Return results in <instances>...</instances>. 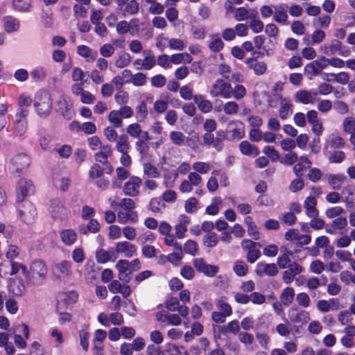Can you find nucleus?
Returning a JSON list of instances; mask_svg holds the SVG:
<instances>
[{
  "mask_svg": "<svg viewBox=\"0 0 355 355\" xmlns=\"http://www.w3.org/2000/svg\"><path fill=\"white\" fill-rule=\"evenodd\" d=\"M33 107L39 117L46 119L49 116L53 107V101L47 91H38L33 98Z\"/></svg>",
  "mask_w": 355,
  "mask_h": 355,
  "instance_id": "nucleus-1",
  "label": "nucleus"
},
{
  "mask_svg": "<svg viewBox=\"0 0 355 355\" xmlns=\"http://www.w3.org/2000/svg\"><path fill=\"white\" fill-rule=\"evenodd\" d=\"M47 267L42 259H35L31 262V284L41 285L44 283L47 275Z\"/></svg>",
  "mask_w": 355,
  "mask_h": 355,
  "instance_id": "nucleus-2",
  "label": "nucleus"
},
{
  "mask_svg": "<svg viewBox=\"0 0 355 355\" xmlns=\"http://www.w3.org/2000/svg\"><path fill=\"white\" fill-rule=\"evenodd\" d=\"M18 205V214L20 218L26 224L34 223L37 216L35 206L29 200L19 202Z\"/></svg>",
  "mask_w": 355,
  "mask_h": 355,
  "instance_id": "nucleus-3",
  "label": "nucleus"
},
{
  "mask_svg": "<svg viewBox=\"0 0 355 355\" xmlns=\"http://www.w3.org/2000/svg\"><path fill=\"white\" fill-rule=\"evenodd\" d=\"M212 97H223L230 98L232 97V87L230 83L225 82L223 79H217L211 87L209 92Z\"/></svg>",
  "mask_w": 355,
  "mask_h": 355,
  "instance_id": "nucleus-4",
  "label": "nucleus"
},
{
  "mask_svg": "<svg viewBox=\"0 0 355 355\" xmlns=\"http://www.w3.org/2000/svg\"><path fill=\"white\" fill-rule=\"evenodd\" d=\"M31 163V159L25 153L17 154L12 159L11 164L12 172L16 173L19 177L21 173H24L28 168Z\"/></svg>",
  "mask_w": 355,
  "mask_h": 355,
  "instance_id": "nucleus-5",
  "label": "nucleus"
},
{
  "mask_svg": "<svg viewBox=\"0 0 355 355\" xmlns=\"http://www.w3.org/2000/svg\"><path fill=\"white\" fill-rule=\"evenodd\" d=\"M17 192V202L19 203V202L26 201L24 200L26 196H30L35 192V187L31 180L20 179L18 182Z\"/></svg>",
  "mask_w": 355,
  "mask_h": 355,
  "instance_id": "nucleus-6",
  "label": "nucleus"
},
{
  "mask_svg": "<svg viewBox=\"0 0 355 355\" xmlns=\"http://www.w3.org/2000/svg\"><path fill=\"white\" fill-rule=\"evenodd\" d=\"M193 265L198 272L208 277H214L219 271L217 266L209 265L202 258L194 259Z\"/></svg>",
  "mask_w": 355,
  "mask_h": 355,
  "instance_id": "nucleus-7",
  "label": "nucleus"
},
{
  "mask_svg": "<svg viewBox=\"0 0 355 355\" xmlns=\"http://www.w3.org/2000/svg\"><path fill=\"white\" fill-rule=\"evenodd\" d=\"M8 288L9 293L15 297H21L26 295V284L21 277H13L8 282Z\"/></svg>",
  "mask_w": 355,
  "mask_h": 355,
  "instance_id": "nucleus-8",
  "label": "nucleus"
},
{
  "mask_svg": "<svg viewBox=\"0 0 355 355\" xmlns=\"http://www.w3.org/2000/svg\"><path fill=\"white\" fill-rule=\"evenodd\" d=\"M118 270L119 279L123 283H129L131 280V275L132 273L130 268V261L128 260H119L116 264Z\"/></svg>",
  "mask_w": 355,
  "mask_h": 355,
  "instance_id": "nucleus-9",
  "label": "nucleus"
},
{
  "mask_svg": "<svg viewBox=\"0 0 355 355\" xmlns=\"http://www.w3.org/2000/svg\"><path fill=\"white\" fill-rule=\"evenodd\" d=\"M142 184V180L138 177H131L125 182L123 193L130 196H136L139 193V189Z\"/></svg>",
  "mask_w": 355,
  "mask_h": 355,
  "instance_id": "nucleus-10",
  "label": "nucleus"
},
{
  "mask_svg": "<svg viewBox=\"0 0 355 355\" xmlns=\"http://www.w3.org/2000/svg\"><path fill=\"white\" fill-rule=\"evenodd\" d=\"M245 62L248 68L252 70L256 76L264 75L267 70V64L263 61H258L255 57L246 58Z\"/></svg>",
  "mask_w": 355,
  "mask_h": 355,
  "instance_id": "nucleus-11",
  "label": "nucleus"
},
{
  "mask_svg": "<svg viewBox=\"0 0 355 355\" xmlns=\"http://www.w3.org/2000/svg\"><path fill=\"white\" fill-rule=\"evenodd\" d=\"M255 273L259 277L264 275L275 276L278 273V268L275 263H266L264 262H258L255 269Z\"/></svg>",
  "mask_w": 355,
  "mask_h": 355,
  "instance_id": "nucleus-12",
  "label": "nucleus"
},
{
  "mask_svg": "<svg viewBox=\"0 0 355 355\" xmlns=\"http://www.w3.org/2000/svg\"><path fill=\"white\" fill-rule=\"evenodd\" d=\"M57 112L62 114L64 118L67 119H71L74 114L72 105L69 104V100L64 96H61L58 100Z\"/></svg>",
  "mask_w": 355,
  "mask_h": 355,
  "instance_id": "nucleus-13",
  "label": "nucleus"
},
{
  "mask_svg": "<svg viewBox=\"0 0 355 355\" xmlns=\"http://www.w3.org/2000/svg\"><path fill=\"white\" fill-rule=\"evenodd\" d=\"M150 139L148 132H143L141 137H139L135 142V149L141 157L146 156L149 146L148 141Z\"/></svg>",
  "mask_w": 355,
  "mask_h": 355,
  "instance_id": "nucleus-14",
  "label": "nucleus"
},
{
  "mask_svg": "<svg viewBox=\"0 0 355 355\" xmlns=\"http://www.w3.org/2000/svg\"><path fill=\"white\" fill-rule=\"evenodd\" d=\"M116 253H123L125 257H131L136 253L137 248L129 241H119L116 245Z\"/></svg>",
  "mask_w": 355,
  "mask_h": 355,
  "instance_id": "nucleus-15",
  "label": "nucleus"
},
{
  "mask_svg": "<svg viewBox=\"0 0 355 355\" xmlns=\"http://www.w3.org/2000/svg\"><path fill=\"white\" fill-rule=\"evenodd\" d=\"M288 6L286 3H280L278 6L275 7V11L273 15V19L277 23L288 24V15L287 14L286 8Z\"/></svg>",
  "mask_w": 355,
  "mask_h": 355,
  "instance_id": "nucleus-16",
  "label": "nucleus"
},
{
  "mask_svg": "<svg viewBox=\"0 0 355 355\" xmlns=\"http://www.w3.org/2000/svg\"><path fill=\"white\" fill-rule=\"evenodd\" d=\"M3 28L6 32L12 33L19 28L20 22L17 18L12 15H6L3 17Z\"/></svg>",
  "mask_w": 355,
  "mask_h": 355,
  "instance_id": "nucleus-17",
  "label": "nucleus"
},
{
  "mask_svg": "<svg viewBox=\"0 0 355 355\" xmlns=\"http://www.w3.org/2000/svg\"><path fill=\"white\" fill-rule=\"evenodd\" d=\"M317 200L314 196H309L304 202V207L306 209V214L309 217H316L319 214L316 208Z\"/></svg>",
  "mask_w": 355,
  "mask_h": 355,
  "instance_id": "nucleus-18",
  "label": "nucleus"
},
{
  "mask_svg": "<svg viewBox=\"0 0 355 355\" xmlns=\"http://www.w3.org/2000/svg\"><path fill=\"white\" fill-rule=\"evenodd\" d=\"M240 151L246 156L256 157L259 155V150L257 146L252 145L248 140H243L239 145Z\"/></svg>",
  "mask_w": 355,
  "mask_h": 355,
  "instance_id": "nucleus-19",
  "label": "nucleus"
},
{
  "mask_svg": "<svg viewBox=\"0 0 355 355\" xmlns=\"http://www.w3.org/2000/svg\"><path fill=\"white\" fill-rule=\"evenodd\" d=\"M235 123L234 121L229 123L227 125V134L230 133V136H227V139H241L245 137V131L243 127L234 126Z\"/></svg>",
  "mask_w": 355,
  "mask_h": 355,
  "instance_id": "nucleus-20",
  "label": "nucleus"
},
{
  "mask_svg": "<svg viewBox=\"0 0 355 355\" xmlns=\"http://www.w3.org/2000/svg\"><path fill=\"white\" fill-rule=\"evenodd\" d=\"M240 331L239 322L236 320H232L218 327V331L220 334L226 335L228 332L233 334H237Z\"/></svg>",
  "mask_w": 355,
  "mask_h": 355,
  "instance_id": "nucleus-21",
  "label": "nucleus"
},
{
  "mask_svg": "<svg viewBox=\"0 0 355 355\" xmlns=\"http://www.w3.org/2000/svg\"><path fill=\"white\" fill-rule=\"evenodd\" d=\"M193 100L201 112L206 113L212 110V103L209 100L204 99L203 95H196L193 97Z\"/></svg>",
  "mask_w": 355,
  "mask_h": 355,
  "instance_id": "nucleus-22",
  "label": "nucleus"
},
{
  "mask_svg": "<svg viewBox=\"0 0 355 355\" xmlns=\"http://www.w3.org/2000/svg\"><path fill=\"white\" fill-rule=\"evenodd\" d=\"M131 146L129 142V137L126 134H121L116 139V150L122 153L130 152Z\"/></svg>",
  "mask_w": 355,
  "mask_h": 355,
  "instance_id": "nucleus-23",
  "label": "nucleus"
},
{
  "mask_svg": "<svg viewBox=\"0 0 355 355\" xmlns=\"http://www.w3.org/2000/svg\"><path fill=\"white\" fill-rule=\"evenodd\" d=\"M279 298L283 305L289 306L294 301L295 289L292 287L284 288Z\"/></svg>",
  "mask_w": 355,
  "mask_h": 355,
  "instance_id": "nucleus-24",
  "label": "nucleus"
},
{
  "mask_svg": "<svg viewBox=\"0 0 355 355\" xmlns=\"http://www.w3.org/2000/svg\"><path fill=\"white\" fill-rule=\"evenodd\" d=\"M61 240L66 245H71L77 239V234L73 229H64L60 232Z\"/></svg>",
  "mask_w": 355,
  "mask_h": 355,
  "instance_id": "nucleus-25",
  "label": "nucleus"
},
{
  "mask_svg": "<svg viewBox=\"0 0 355 355\" xmlns=\"http://www.w3.org/2000/svg\"><path fill=\"white\" fill-rule=\"evenodd\" d=\"M346 179L344 174H330L328 178L329 184L331 186L333 189L339 191L342 187V184Z\"/></svg>",
  "mask_w": 355,
  "mask_h": 355,
  "instance_id": "nucleus-26",
  "label": "nucleus"
},
{
  "mask_svg": "<svg viewBox=\"0 0 355 355\" xmlns=\"http://www.w3.org/2000/svg\"><path fill=\"white\" fill-rule=\"evenodd\" d=\"M293 105L289 102V99L282 98L280 103V109L279 111V117L286 119L293 112Z\"/></svg>",
  "mask_w": 355,
  "mask_h": 355,
  "instance_id": "nucleus-27",
  "label": "nucleus"
},
{
  "mask_svg": "<svg viewBox=\"0 0 355 355\" xmlns=\"http://www.w3.org/2000/svg\"><path fill=\"white\" fill-rule=\"evenodd\" d=\"M295 102L300 103L304 105L313 104V101L310 98V93L309 90L300 89L295 94Z\"/></svg>",
  "mask_w": 355,
  "mask_h": 355,
  "instance_id": "nucleus-28",
  "label": "nucleus"
},
{
  "mask_svg": "<svg viewBox=\"0 0 355 355\" xmlns=\"http://www.w3.org/2000/svg\"><path fill=\"white\" fill-rule=\"evenodd\" d=\"M310 319L309 313L306 310H301L295 313V315L290 316V320L297 324H306Z\"/></svg>",
  "mask_w": 355,
  "mask_h": 355,
  "instance_id": "nucleus-29",
  "label": "nucleus"
},
{
  "mask_svg": "<svg viewBox=\"0 0 355 355\" xmlns=\"http://www.w3.org/2000/svg\"><path fill=\"white\" fill-rule=\"evenodd\" d=\"M139 10V3L137 0H128L123 8L122 14L123 16L127 15H134L138 13Z\"/></svg>",
  "mask_w": 355,
  "mask_h": 355,
  "instance_id": "nucleus-30",
  "label": "nucleus"
},
{
  "mask_svg": "<svg viewBox=\"0 0 355 355\" xmlns=\"http://www.w3.org/2000/svg\"><path fill=\"white\" fill-rule=\"evenodd\" d=\"M136 118L139 121H144L148 116V107L145 100L135 107Z\"/></svg>",
  "mask_w": 355,
  "mask_h": 355,
  "instance_id": "nucleus-31",
  "label": "nucleus"
},
{
  "mask_svg": "<svg viewBox=\"0 0 355 355\" xmlns=\"http://www.w3.org/2000/svg\"><path fill=\"white\" fill-rule=\"evenodd\" d=\"M27 119H16L15 121L14 132L18 137L23 136L27 130Z\"/></svg>",
  "mask_w": 355,
  "mask_h": 355,
  "instance_id": "nucleus-32",
  "label": "nucleus"
},
{
  "mask_svg": "<svg viewBox=\"0 0 355 355\" xmlns=\"http://www.w3.org/2000/svg\"><path fill=\"white\" fill-rule=\"evenodd\" d=\"M131 56L125 51H121L119 53L117 60L115 62L117 68H124L129 65L131 62Z\"/></svg>",
  "mask_w": 355,
  "mask_h": 355,
  "instance_id": "nucleus-33",
  "label": "nucleus"
},
{
  "mask_svg": "<svg viewBox=\"0 0 355 355\" xmlns=\"http://www.w3.org/2000/svg\"><path fill=\"white\" fill-rule=\"evenodd\" d=\"M126 132L131 137L138 139L141 137L143 132H145L146 131L142 130L141 125L139 123H134L129 124L127 126Z\"/></svg>",
  "mask_w": 355,
  "mask_h": 355,
  "instance_id": "nucleus-34",
  "label": "nucleus"
},
{
  "mask_svg": "<svg viewBox=\"0 0 355 355\" xmlns=\"http://www.w3.org/2000/svg\"><path fill=\"white\" fill-rule=\"evenodd\" d=\"M228 139L227 131L219 130L216 132V138L214 139V148L218 151H220L223 149L224 139Z\"/></svg>",
  "mask_w": 355,
  "mask_h": 355,
  "instance_id": "nucleus-35",
  "label": "nucleus"
},
{
  "mask_svg": "<svg viewBox=\"0 0 355 355\" xmlns=\"http://www.w3.org/2000/svg\"><path fill=\"white\" fill-rule=\"evenodd\" d=\"M12 8L19 12H26L31 7V0H12Z\"/></svg>",
  "mask_w": 355,
  "mask_h": 355,
  "instance_id": "nucleus-36",
  "label": "nucleus"
},
{
  "mask_svg": "<svg viewBox=\"0 0 355 355\" xmlns=\"http://www.w3.org/2000/svg\"><path fill=\"white\" fill-rule=\"evenodd\" d=\"M203 245L208 248H214L218 245V239L216 232H209L203 236Z\"/></svg>",
  "mask_w": 355,
  "mask_h": 355,
  "instance_id": "nucleus-37",
  "label": "nucleus"
},
{
  "mask_svg": "<svg viewBox=\"0 0 355 355\" xmlns=\"http://www.w3.org/2000/svg\"><path fill=\"white\" fill-rule=\"evenodd\" d=\"M304 70L305 76H306L309 79H311L314 76L319 75L320 73V69L315 63V60L306 64Z\"/></svg>",
  "mask_w": 355,
  "mask_h": 355,
  "instance_id": "nucleus-38",
  "label": "nucleus"
},
{
  "mask_svg": "<svg viewBox=\"0 0 355 355\" xmlns=\"http://www.w3.org/2000/svg\"><path fill=\"white\" fill-rule=\"evenodd\" d=\"M144 173L148 178H157L160 175L157 168L150 163L144 165Z\"/></svg>",
  "mask_w": 355,
  "mask_h": 355,
  "instance_id": "nucleus-39",
  "label": "nucleus"
},
{
  "mask_svg": "<svg viewBox=\"0 0 355 355\" xmlns=\"http://www.w3.org/2000/svg\"><path fill=\"white\" fill-rule=\"evenodd\" d=\"M77 53L86 58H90L92 61L95 60L97 55V53H95L94 55H93L92 49L89 46H85V44H80V46H78Z\"/></svg>",
  "mask_w": 355,
  "mask_h": 355,
  "instance_id": "nucleus-40",
  "label": "nucleus"
},
{
  "mask_svg": "<svg viewBox=\"0 0 355 355\" xmlns=\"http://www.w3.org/2000/svg\"><path fill=\"white\" fill-rule=\"evenodd\" d=\"M108 119L114 128H120L123 125V120L119 110H112L109 114Z\"/></svg>",
  "mask_w": 355,
  "mask_h": 355,
  "instance_id": "nucleus-41",
  "label": "nucleus"
},
{
  "mask_svg": "<svg viewBox=\"0 0 355 355\" xmlns=\"http://www.w3.org/2000/svg\"><path fill=\"white\" fill-rule=\"evenodd\" d=\"M284 249L285 252L283 255L278 257L277 259V263L280 268H288V266L291 261L289 255H292L293 253L290 251H288L286 248Z\"/></svg>",
  "mask_w": 355,
  "mask_h": 355,
  "instance_id": "nucleus-42",
  "label": "nucleus"
},
{
  "mask_svg": "<svg viewBox=\"0 0 355 355\" xmlns=\"http://www.w3.org/2000/svg\"><path fill=\"white\" fill-rule=\"evenodd\" d=\"M248 267L243 261H236L233 266V270L236 275L240 277L246 275Z\"/></svg>",
  "mask_w": 355,
  "mask_h": 355,
  "instance_id": "nucleus-43",
  "label": "nucleus"
},
{
  "mask_svg": "<svg viewBox=\"0 0 355 355\" xmlns=\"http://www.w3.org/2000/svg\"><path fill=\"white\" fill-rule=\"evenodd\" d=\"M103 175V169L99 164H94L91 166L89 171V178L91 179H98Z\"/></svg>",
  "mask_w": 355,
  "mask_h": 355,
  "instance_id": "nucleus-44",
  "label": "nucleus"
},
{
  "mask_svg": "<svg viewBox=\"0 0 355 355\" xmlns=\"http://www.w3.org/2000/svg\"><path fill=\"white\" fill-rule=\"evenodd\" d=\"M55 267L63 276H69L71 274V263L69 261H62Z\"/></svg>",
  "mask_w": 355,
  "mask_h": 355,
  "instance_id": "nucleus-45",
  "label": "nucleus"
},
{
  "mask_svg": "<svg viewBox=\"0 0 355 355\" xmlns=\"http://www.w3.org/2000/svg\"><path fill=\"white\" fill-rule=\"evenodd\" d=\"M251 19L250 27L254 33L261 32L264 28V24L259 18H256V15L250 16Z\"/></svg>",
  "mask_w": 355,
  "mask_h": 355,
  "instance_id": "nucleus-46",
  "label": "nucleus"
},
{
  "mask_svg": "<svg viewBox=\"0 0 355 355\" xmlns=\"http://www.w3.org/2000/svg\"><path fill=\"white\" fill-rule=\"evenodd\" d=\"M298 157L297 153L295 151H290L285 154L284 157L279 159L280 163L285 165H293L297 162Z\"/></svg>",
  "mask_w": 355,
  "mask_h": 355,
  "instance_id": "nucleus-47",
  "label": "nucleus"
},
{
  "mask_svg": "<svg viewBox=\"0 0 355 355\" xmlns=\"http://www.w3.org/2000/svg\"><path fill=\"white\" fill-rule=\"evenodd\" d=\"M259 247H253L246 254V260L248 262L252 263L257 261L261 255Z\"/></svg>",
  "mask_w": 355,
  "mask_h": 355,
  "instance_id": "nucleus-48",
  "label": "nucleus"
},
{
  "mask_svg": "<svg viewBox=\"0 0 355 355\" xmlns=\"http://www.w3.org/2000/svg\"><path fill=\"white\" fill-rule=\"evenodd\" d=\"M345 158V153L344 151L336 150L331 153L328 157V159L331 164H340Z\"/></svg>",
  "mask_w": 355,
  "mask_h": 355,
  "instance_id": "nucleus-49",
  "label": "nucleus"
},
{
  "mask_svg": "<svg viewBox=\"0 0 355 355\" xmlns=\"http://www.w3.org/2000/svg\"><path fill=\"white\" fill-rule=\"evenodd\" d=\"M133 83L135 86H142L146 83V76L142 72L133 75L132 80H125V83Z\"/></svg>",
  "mask_w": 355,
  "mask_h": 355,
  "instance_id": "nucleus-50",
  "label": "nucleus"
},
{
  "mask_svg": "<svg viewBox=\"0 0 355 355\" xmlns=\"http://www.w3.org/2000/svg\"><path fill=\"white\" fill-rule=\"evenodd\" d=\"M184 249L185 253L191 255H196L198 250V245L196 241L193 240H188L184 244Z\"/></svg>",
  "mask_w": 355,
  "mask_h": 355,
  "instance_id": "nucleus-51",
  "label": "nucleus"
},
{
  "mask_svg": "<svg viewBox=\"0 0 355 355\" xmlns=\"http://www.w3.org/2000/svg\"><path fill=\"white\" fill-rule=\"evenodd\" d=\"M170 137L172 143L178 146L182 145L185 140V135L180 131L171 132Z\"/></svg>",
  "mask_w": 355,
  "mask_h": 355,
  "instance_id": "nucleus-52",
  "label": "nucleus"
},
{
  "mask_svg": "<svg viewBox=\"0 0 355 355\" xmlns=\"http://www.w3.org/2000/svg\"><path fill=\"white\" fill-rule=\"evenodd\" d=\"M96 260L99 263H105L110 261V256L106 250L101 248L96 252Z\"/></svg>",
  "mask_w": 355,
  "mask_h": 355,
  "instance_id": "nucleus-53",
  "label": "nucleus"
},
{
  "mask_svg": "<svg viewBox=\"0 0 355 355\" xmlns=\"http://www.w3.org/2000/svg\"><path fill=\"white\" fill-rule=\"evenodd\" d=\"M263 153L269 157V159L272 161H276L279 159V153L277 150L275 149V147L271 146H266L263 147Z\"/></svg>",
  "mask_w": 355,
  "mask_h": 355,
  "instance_id": "nucleus-54",
  "label": "nucleus"
},
{
  "mask_svg": "<svg viewBox=\"0 0 355 355\" xmlns=\"http://www.w3.org/2000/svg\"><path fill=\"white\" fill-rule=\"evenodd\" d=\"M31 76L35 82H40L46 77L44 68H37L31 71Z\"/></svg>",
  "mask_w": 355,
  "mask_h": 355,
  "instance_id": "nucleus-55",
  "label": "nucleus"
},
{
  "mask_svg": "<svg viewBox=\"0 0 355 355\" xmlns=\"http://www.w3.org/2000/svg\"><path fill=\"white\" fill-rule=\"evenodd\" d=\"M283 305L284 304H282L281 301L278 302L277 300H276V302H273L272 304V306L275 311V314L281 316L283 318V321L288 323V318L285 316Z\"/></svg>",
  "mask_w": 355,
  "mask_h": 355,
  "instance_id": "nucleus-56",
  "label": "nucleus"
},
{
  "mask_svg": "<svg viewBox=\"0 0 355 355\" xmlns=\"http://www.w3.org/2000/svg\"><path fill=\"white\" fill-rule=\"evenodd\" d=\"M239 110V106L238 103L234 101L227 102L223 105V111L227 114H237Z\"/></svg>",
  "mask_w": 355,
  "mask_h": 355,
  "instance_id": "nucleus-57",
  "label": "nucleus"
},
{
  "mask_svg": "<svg viewBox=\"0 0 355 355\" xmlns=\"http://www.w3.org/2000/svg\"><path fill=\"white\" fill-rule=\"evenodd\" d=\"M148 206L153 212L159 213L161 211V207H165V205L162 202L159 198H154L150 200Z\"/></svg>",
  "mask_w": 355,
  "mask_h": 355,
  "instance_id": "nucleus-58",
  "label": "nucleus"
},
{
  "mask_svg": "<svg viewBox=\"0 0 355 355\" xmlns=\"http://www.w3.org/2000/svg\"><path fill=\"white\" fill-rule=\"evenodd\" d=\"M246 96V89L244 85L238 84L232 89V96L236 99H241Z\"/></svg>",
  "mask_w": 355,
  "mask_h": 355,
  "instance_id": "nucleus-59",
  "label": "nucleus"
},
{
  "mask_svg": "<svg viewBox=\"0 0 355 355\" xmlns=\"http://www.w3.org/2000/svg\"><path fill=\"white\" fill-rule=\"evenodd\" d=\"M208 48L214 52L221 51L224 48V43L221 38L217 37L214 40L210 42L208 44Z\"/></svg>",
  "mask_w": 355,
  "mask_h": 355,
  "instance_id": "nucleus-60",
  "label": "nucleus"
},
{
  "mask_svg": "<svg viewBox=\"0 0 355 355\" xmlns=\"http://www.w3.org/2000/svg\"><path fill=\"white\" fill-rule=\"evenodd\" d=\"M141 254L147 259H153V257L156 256L157 250L155 246L144 245L141 248Z\"/></svg>",
  "mask_w": 355,
  "mask_h": 355,
  "instance_id": "nucleus-61",
  "label": "nucleus"
},
{
  "mask_svg": "<svg viewBox=\"0 0 355 355\" xmlns=\"http://www.w3.org/2000/svg\"><path fill=\"white\" fill-rule=\"evenodd\" d=\"M291 30L295 35H304L306 31L304 24L301 21H294L291 24Z\"/></svg>",
  "mask_w": 355,
  "mask_h": 355,
  "instance_id": "nucleus-62",
  "label": "nucleus"
},
{
  "mask_svg": "<svg viewBox=\"0 0 355 355\" xmlns=\"http://www.w3.org/2000/svg\"><path fill=\"white\" fill-rule=\"evenodd\" d=\"M33 103V99L31 96L21 94L18 96L17 106L25 107L27 109Z\"/></svg>",
  "mask_w": 355,
  "mask_h": 355,
  "instance_id": "nucleus-63",
  "label": "nucleus"
},
{
  "mask_svg": "<svg viewBox=\"0 0 355 355\" xmlns=\"http://www.w3.org/2000/svg\"><path fill=\"white\" fill-rule=\"evenodd\" d=\"M344 131L352 134L355 132V119L352 117L347 118L344 120Z\"/></svg>",
  "mask_w": 355,
  "mask_h": 355,
  "instance_id": "nucleus-64",
  "label": "nucleus"
}]
</instances>
